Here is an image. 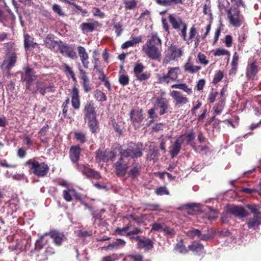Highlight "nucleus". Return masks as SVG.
Segmentation results:
<instances>
[{
	"mask_svg": "<svg viewBox=\"0 0 261 261\" xmlns=\"http://www.w3.org/2000/svg\"><path fill=\"white\" fill-rule=\"evenodd\" d=\"M174 249L180 253H186L188 252V249L184 244V241L181 239L180 241L176 243Z\"/></svg>",
	"mask_w": 261,
	"mask_h": 261,
	"instance_id": "obj_44",
	"label": "nucleus"
},
{
	"mask_svg": "<svg viewBox=\"0 0 261 261\" xmlns=\"http://www.w3.org/2000/svg\"><path fill=\"white\" fill-rule=\"evenodd\" d=\"M181 29L180 30V33L179 35L181 38L184 40L187 41V24L186 23H184L181 24Z\"/></svg>",
	"mask_w": 261,
	"mask_h": 261,
	"instance_id": "obj_54",
	"label": "nucleus"
},
{
	"mask_svg": "<svg viewBox=\"0 0 261 261\" xmlns=\"http://www.w3.org/2000/svg\"><path fill=\"white\" fill-rule=\"evenodd\" d=\"M187 234L189 237L192 238H194L196 236L200 238L201 236V232L200 230L198 229H193L191 230L188 231Z\"/></svg>",
	"mask_w": 261,
	"mask_h": 261,
	"instance_id": "obj_59",
	"label": "nucleus"
},
{
	"mask_svg": "<svg viewBox=\"0 0 261 261\" xmlns=\"http://www.w3.org/2000/svg\"><path fill=\"white\" fill-rule=\"evenodd\" d=\"M145 67L141 63H137L135 64L133 68V73L136 80L139 82H143L148 80L151 76L149 72H143Z\"/></svg>",
	"mask_w": 261,
	"mask_h": 261,
	"instance_id": "obj_11",
	"label": "nucleus"
},
{
	"mask_svg": "<svg viewBox=\"0 0 261 261\" xmlns=\"http://www.w3.org/2000/svg\"><path fill=\"white\" fill-rule=\"evenodd\" d=\"M227 19L229 23L234 27H240L243 23V16L238 7H230L226 10Z\"/></svg>",
	"mask_w": 261,
	"mask_h": 261,
	"instance_id": "obj_6",
	"label": "nucleus"
},
{
	"mask_svg": "<svg viewBox=\"0 0 261 261\" xmlns=\"http://www.w3.org/2000/svg\"><path fill=\"white\" fill-rule=\"evenodd\" d=\"M184 143V139L178 137L169 147V153L172 158L177 156L181 149V145Z\"/></svg>",
	"mask_w": 261,
	"mask_h": 261,
	"instance_id": "obj_19",
	"label": "nucleus"
},
{
	"mask_svg": "<svg viewBox=\"0 0 261 261\" xmlns=\"http://www.w3.org/2000/svg\"><path fill=\"white\" fill-rule=\"evenodd\" d=\"M180 71L179 67H169L168 73L166 74H157L158 83L163 84L177 81Z\"/></svg>",
	"mask_w": 261,
	"mask_h": 261,
	"instance_id": "obj_7",
	"label": "nucleus"
},
{
	"mask_svg": "<svg viewBox=\"0 0 261 261\" xmlns=\"http://www.w3.org/2000/svg\"><path fill=\"white\" fill-rule=\"evenodd\" d=\"M108 150H106L102 151L98 149L95 152V159L97 162H108Z\"/></svg>",
	"mask_w": 261,
	"mask_h": 261,
	"instance_id": "obj_33",
	"label": "nucleus"
},
{
	"mask_svg": "<svg viewBox=\"0 0 261 261\" xmlns=\"http://www.w3.org/2000/svg\"><path fill=\"white\" fill-rule=\"evenodd\" d=\"M170 96L173 98L175 106H181L186 104L189 101L188 98L186 96H184L183 95L178 91H172L170 93Z\"/></svg>",
	"mask_w": 261,
	"mask_h": 261,
	"instance_id": "obj_18",
	"label": "nucleus"
},
{
	"mask_svg": "<svg viewBox=\"0 0 261 261\" xmlns=\"http://www.w3.org/2000/svg\"><path fill=\"white\" fill-rule=\"evenodd\" d=\"M55 36L54 34H49L44 39V43L47 48L53 49L56 45L59 47V41H55Z\"/></svg>",
	"mask_w": 261,
	"mask_h": 261,
	"instance_id": "obj_29",
	"label": "nucleus"
},
{
	"mask_svg": "<svg viewBox=\"0 0 261 261\" xmlns=\"http://www.w3.org/2000/svg\"><path fill=\"white\" fill-rule=\"evenodd\" d=\"M73 139L81 144H84L87 141L86 133L81 131L74 132Z\"/></svg>",
	"mask_w": 261,
	"mask_h": 261,
	"instance_id": "obj_37",
	"label": "nucleus"
},
{
	"mask_svg": "<svg viewBox=\"0 0 261 261\" xmlns=\"http://www.w3.org/2000/svg\"><path fill=\"white\" fill-rule=\"evenodd\" d=\"M197 35H199L196 28L195 27L194 25H193L190 29L189 33V37L187 38V44H190L192 42V40L194 39V38L196 37V36Z\"/></svg>",
	"mask_w": 261,
	"mask_h": 261,
	"instance_id": "obj_42",
	"label": "nucleus"
},
{
	"mask_svg": "<svg viewBox=\"0 0 261 261\" xmlns=\"http://www.w3.org/2000/svg\"><path fill=\"white\" fill-rule=\"evenodd\" d=\"M94 96L98 101H105L107 99L106 94L99 90H96L95 91Z\"/></svg>",
	"mask_w": 261,
	"mask_h": 261,
	"instance_id": "obj_45",
	"label": "nucleus"
},
{
	"mask_svg": "<svg viewBox=\"0 0 261 261\" xmlns=\"http://www.w3.org/2000/svg\"><path fill=\"white\" fill-rule=\"evenodd\" d=\"M238 61H239V55L237 52H235L233 54L232 62L231 63L232 70L236 71L237 70L238 64Z\"/></svg>",
	"mask_w": 261,
	"mask_h": 261,
	"instance_id": "obj_51",
	"label": "nucleus"
},
{
	"mask_svg": "<svg viewBox=\"0 0 261 261\" xmlns=\"http://www.w3.org/2000/svg\"><path fill=\"white\" fill-rule=\"evenodd\" d=\"M129 79L127 75L121 74L119 76V82L121 85L126 86L129 84Z\"/></svg>",
	"mask_w": 261,
	"mask_h": 261,
	"instance_id": "obj_56",
	"label": "nucleus"
},
{
	"mask_svg": "<svg viewBox=\"0 0 261 261\" xmlns=\"http://www.w3.org/2000/svg\"><path fill=\"white\" fill-rule=\"evenodd\" d=\"M179 138L184 139V141L186 140L187 144L190 145L195 151H198V147L196 146L195 142H194L195 136L193 130L188 133L181 135Z\"/></svg>",
	"mask_w": 261,
	"mask_h": 261,
	"instance_id": "obj_21",
	"label": "nucleus"
},
{
	"mask_svg": "<svg viewBox=\"0 0 261 261\" xmlns=\"http://www.w3.org/2000/svg\"><path fill=\"white\" fill-rule=\"evenodd\" d=\"M83 89L86 93H88L91 90L89 79L82 81L81 82Z\"/></svg>",
	"mask_w": 261,
	"mask_h": 261,
	"instance_id": "obj_57",
	"label": "nucleus"
},
{
	"mask_svg": "<svg viewBox=\"0 0 261 261\" xmlns=\"http://www.w3.org/2000/svg\"><path fill=\"white\" fill-rule=\"evenodd\" d=\"M169 101L165 97H159L156 99L154 107L156 110H159L160 115H164L167 113L169 108Z\"/></svg>",
	"mask_w": 261,
	"mask_h": 261,
	"instance_id": "obj_16",
	"label": "nucleus"
},
{
	"mask_svg": "<svg viewBox=\"0 0 261 261\" xmlns=\"http://www.w3.org/2000/svg\"><path fill=\"white\" fill-rule=\"evenodd\" d=\"M17 58L16 54L15 53H13L9 55L8 60V64L6 66V69L8 70H10L14 66L17 61Z\"/></svg>",
	"mask_w": 261,
	"mask_h": 261,
	"instance_id": "obj_39",
	"label": "nucleus"
},
{
	"mask_svg": "<svg viewBox=\"0 0 261 261\" xmlns=\"http://www.w3.org/2000/svg\"><path fill=\"white\" fill-rule=\"evenodd\" d=\"M44 243L46 245L42 248H38L35 244V249L40 254L37 255L38 261H45L47 260L48 256H50L56 252L55 249L53 245L49 244V241L44 239Z\"/></svg>",
	"mask_w": 261,
	"mask_h": 261,
	"instance_id": "obj_8",
	"label": "nucleus"
},
{
	"mask_svg": "<svg viewBox=\"0 0 261 261\" xmlns=\"http://www.w3.org/2000/svg\"><path fill=\"white\" fill-rule=\"evenodd\" d=\"M53 10L60 16H65V14L63 12L61 7L58 4H54L53 6Z\"/></svg>",
	"mask_w": 261,
	"mask_h": 261,
	"instance_id": "obj_61",
	"label": "nucleus"
},
{
	"mask_svg": "<svg viewBox=\"0 0 261 261\" xmlns=\"http://www.w3.org/2000/svg\"><path fill=\"white\" fill-rule=\"evenodd\" d=\"M246 207L251 211V213L254 215L259 214V207L258 205L255 204H248L246 205Z\"/></svg>",
	"mask_w": 261,
	"mask_h": 261,
	"instance_id": "obj_50",
	"label": "nucleus"
},
{
	"mask_svg": "<svg viewBox=\"0 0 261 261\" xmlns=\"http://www.w3.org/2000/svg\"><path fill=\"white\" fill-rule=\"evenodd\" d=\"M246 224L249 229L255 230L261 225V217L254 215L253 218L248 219Z\"/></svg>",
	"mask_w": 261,
	"mask_h": 261,
	"instance_id": "obj_30",
	"label": "nucleus"
},
{
	"mask_svg": "<svg viewBox=\"0 0 261 261\" xmlns=\"http://www.w3.org/2000/svg\"><path fill=\"white\" fill-rule=\"evenodd\" d=\"M76 167L77 170L81 172L83 174L85 175L88 178L98 180L102 177L99 172L89 168L85 164L77 163L76 164Z\"/></svg>",
	"mask_w": 261,
	"mask_h": 261,
	"instance_id": "obj_12",
	"label": "nucleus"
},
{
	"mask_svg": "<svg viewBox=\"0 0 261 261\" xmlns=\"http://www.w3.org/2000/svg\"><path fill=\"white\" fill-rule=\"evenodd\" d=\"M155 110H156L153 107L148 111V118L151 119L150 123L153 122L154 118L157 117V114L155 113Z\"/></svg>",
	"mask_w": 261,
	"mask_h": 261,
	"instance_id": "obj_62",
	"label": "nucleus"
},
{
	"mask_svg": "<svg viewBox=\"0 0 261 261\" xmlns=\"http://www.w3.org/2000/svg\"><path fill=\"white\" fill-rule=\"evenodd\" d=\"M142 167L141 165L136 163L135 161L132 164V167L128 172V174L132 178L134 179L137 178L141 174Z\"/></svg>",
	"mask_w": 261,
	"mask_h": 261,
	"instance_id": "obj_27",
	"label": "nucleus"
},
{
	"mask_svg": "<svg viewBox=\"0 0 261 261\" xmlns=\"http://www.w3.org/2000/svg\"><path fill=\"white\" fill-rule=\"evenodd\" d=\"M162 41L157 33H152L142 47L143 51L151 60H158L161 56Z\"/></svg>",
	"mask_w": 261,
	"mask_h": 261,
	"instance_id": "obj_1",
	"label": "nucleus"
},
{
	"mask_svg": "<svg viewBox=\"0 0 261 261\" xmlns=\"http://www.w3.org/2000/svg\"><path fill=\"white\" fill-rule=\"evenodd\" d=\"M84 118L87 122L90 132L95 134L98 129V121L97 119V111L93 100L87 101L83 109Z\"/></svg>",
	"mask_w": 261,
	"mask_h": 261,
	"instance_id": "obj_2",
	"label": "nucleus"
},
{
	"mask_svg": "<svg viewBox=\"0 0 261 261\" xmlns=\"http://www.w3.org/2000/svg\"><path fill=\"white\" fill-rule=\"evenodd\" d=\"M259 71L258 65L256 61L254 60L249 64L246 68V76L248 79L253 80Z\"/></svg>",
	"mask_w": 261,
	"mask_h": 261,
	"instance_id": "obj_20",
	"label": "nucleus"
},
{
	"mask_svg": "<svg viewBox=\"0 0 261 261\" xmlns=\"http://www.w3.org/2000/svg\"><path fill=\"white\" fill-rule=\"evenodd\" d=\"M214 55L215 56H220L222 55L230 56V53L225 49L219 48L216 49V51L214 54Z\"/></svg>",
	"mask_w": 261,
	"mask_h": 261,
	"instance_id": "obj_60",
	"label": "nucleus"
},
{
	"mask_svg": "<svg viewBox=\"0 0 261 261\" xmlns=\"http://www.w3.org/2000/svg\"><path fill=\"white\" fill-rule=\"evenodd\" d=\"M125 244L126 242L124 240L117 239L116 241L109 244V246L111 247V250L118 249L125 246Z\"/></svg>",
	"mask_w": 261,
	"mask_h": 261,
	"instance_id": "obj_40",
	"label": "nucleus"
},
{
	"mask_svg": "<svg viewBox=\"0 0 261 261\" xmlns=\"http://www.w3.org/2000/svg\"><path fill=\"white\" fill-rule=\"evenodd\" d=\"M93 15L94 16H97L101 18H103L105 17V14L101 12L99 8L96 7L93 8Z\"/></svg>",
	"mask_w": 261,
	"mask_h": 261,
	"instance_id": "obj_63",
	"label": "nucleus"
},
{
	"mask_svg": "<svg viewBox=\"0 0 261 261\" xmlns=\"http://www.w3.org/2000/svg\"><path fill=\"white\" fill-rule=\"evenodd\" d=\"M23 37L24 47L25 50H32L38 46V44L34 41V37L31 36L29 34H25Z\"/></svg>",
	"mask_w": 261,
	"mask_h": 261,
	"instance_id": "obj_26",
	"label": "nucleus"
},
{
	"mask_svg": "<svg viewBox=\"0 0 261 261\" xmlns=\"http://www.w3.org/2000/svg\"><path fill=\"white\" fill-rule=\"evenodd\" d=\"M71 104L75 110L79 109L81 104L79 90L75 86L73 87L71 92Z\"/></svg>",
	"mask_w": 261,
	"mask_h": 261,
	"instance_id": "obj_25",
	"label": "nucleus"
},
{
	"mask_svg": "<svg viewBox=\"0 0 261 261\" xmlns=\"http://www.w3.org/2000/svg\"><path fill=\"white\" fill-rule=\"evenodd\" d=\"M168 20L172 28L175 30L179 29L181 24L184 23L182 22L180 18H176L173 14H169Z\"/></svg>",
	"mask_w": 261,
	"mask_h": 261,
	"instance_id": "obj_32",
	"label": "nucleus"
},
{
	"mask_svg": "<svg viewBox=\"0 0 261 261\" xmlns=\"http://www.w3.org/2000/svg\"><path fill=\"white\" fill-rule=\"evenodd\" d=\"M113 28L115 29L117 36H120L123 31V26L121 23L118 22L117 23L113 24Z\"/></svg>",
	"mask_w": 261,
	"mask_h": 261,
	"instance_id": "obj_55",
	"label": "nucleus"
},
{
	"mask_svg": "<svg viewBox=\"0 0 261 261\" xmlns=\"http://www.w3.org/2000/svg\"><path fill=\"white\" fill-rule=\"evenodd\" d=\"M82 149L78 145L72 146L69 150V156L73 163H76L80 160Z\"/></svg>",
	"mask_w": 261,
	"mask_h": 261,
	"instance_id": "obj_22",
	"label": "nucleus"
},
{
	"mask_svg": "<svg viewBox=\"0 0 261 261\" xmlns=\"http://www.w3.org/2000/svg\"><path fill=\"white\" fill-rule=\"evenodd\" d=\"M25 166H29V171L38 177H44L49 171V167L44 162H39L35 159H30L24 163Z\"/></svg>",
	"mask_w": 261,
	"mask_h": 261,
	"instance_id": "obj_3",
	"label": "nucleus"
},
{
	"mask_svg": "<svg viewBox=\"0 0 261 261\" xmlns=\"http://www.w3.org/2000/svg\"><path fill=\"white\" fill-rule=\"evenodd\" d=\"M46 236H49L53 239V243L58 247L61 246L63 241L66 239L63 232L57 229H50L48 232L44 233L36 241V245L38 248H42L45 246L46 244L44 243V239Z\"/></svg>",
	"mask_w": 261,
	"mask_h": 261,
	"instance_id": "obj_4",
	"label": "nucleus"
},
{
	"mask_svg": "<svg viewBox=\"0 0 261 261\" xmlns=\"http://www.w3.org/2000/svg\"><path fill=\"white\" fill-rule=\"evenodd\" d=\"M182 51L180 48H178L176 45H171L168 47L165 60L168 62L180 58L182 55Z\"/></svg>",
	"mask_w": 261,
	"mask_h": 261,
	"instance_id": "obj_15",
	"label": "nucleus"
},
{
	"mask_svg": "<svg viewBox=\"0 0 261 261\" xmlns=\"http://www.w3.org/2000/svg\"><path fill=\"white\" fill-rule=\"evenodd\" d=\"M197 59L199 63L201 65L205 66L209 63V61L206 59V56L201 52L198 53Z\"/></svg>",
	"mask_w": 261,
	"mask_h": 261,
	"instance_id": "obj_52",
	"label": "nucleus"
},
{
	"mask_svg": "<svg viewBox=\"0 0 261 261\" xmlns=\"http://www.w3.org/2000/svg\"><path fill=\"white\" fill-rule=\"evenodd\" d=\"M60 69L63 70V71L65 72L67 76L69 75L74 83L77 82V80L75 77V73L72 70V68L71 67H70L68 64H64L63 65H62Z\"/></svg>",
	"mask_w": 261,
	"mask_h": 261,
	"instance_id": "obj_34",
	"label": "nucleus"
},
{
	"mask_svg": "<svg viewBox=\"0 0 261 261\" xmlns=\"http://www.w3.org/2000/svg\"><path fill=\"white\" fill-rule=\"evenodd\" d=\"M121 155H119L118 160L114 164L115 173L117 176L124 177L125 176L128 168V162Z\"/></svg>",
	"mask_w": 261,
	"mask_h": 261,
	"instance_id": "obj_10",
	"label": "nucleus"
},
{
	"mask_svg": "<svg viewBox=\"0 0 261 261\" xmlns=\"http://www.w3.org/2000/svg\"><path fill=\"white\" fill-rule=\"evenodd\" d=\"M227 212L239 218H244L249 215V213L245 209L239 205H232L228 207Z\"/></svg>",
	"mask_w": 261,
	"mask_h": 261,
	"instance_id": "obj_17",
	"label": "nucleus"
},
{
	"mask_svg": "<svg viewBox=\"0 0 261 261\" xmlns=\"http://www.w3.org/2000/svg\"><path fill=\"white\" fill-rule=\"evenodd\" d=\"M95 27V23L83 22L80 24V28L82 32L86 34L92 32L94 31Z\"/></svg>",
	"mask_w": 261,
	"mask_h": 261,
	"instance_id": "obj_35",
	"label": "nucleus"
},
{
	"mask_svg": "<svg viewBox=\"0 0 261 261\" xmlns=\"http://www.w3.org/2000/svg\"><path fill=\"white\" fill-rule=\"evenodd\" d=\"M223 76V72L220 70L218 71L214 75V77L213 80V83L214 84H217L222 80Z\"/></svg>",
	"mask_w": 261,
	"mask_h": 261,
	"instance_id": "obj_53",
	"label": "nucleus"
},
{
	"mask_svg": "<svg viewBox=\"0 0 261 261\" xmlns=\"http://www.w3.org/2000/svg\"><path fill=\"white\" fill-rule=\"evenodd\" d=\"M131 226V224L129 223L127 225L122 228L117 227L115 229V232L116 234L120 236H126V233L128 232L127 231L130 229Z\"/></svg>",
	"mask_w": 261,
	"mask_h": 261,
	"instance_id": "obj_46",
	"label": "nucleus"
},
{
	"mask_svg": "<svg viewBox=\"0 0 261 261\" xmlns=\"http://www.w3.org/2000/svg\"><path fill=\"white\" fill-rule=\"evenodd\" d=\"M130 261H143V256L141 254H132L128 255Z\"/></svg>",
	"mask_w": 261,
	"mask_h": 261,
	"instance_id": "obj_64",
	"label": "nucleus"
},
{
	"mask_svg": "<svg viewBox=\"0 0 261 261\" xmlns=\"http://www.w3.org/2000/svg\"><path fill=\"white\" fill-rule=\"evenodd\" d=\"M163 231L165 236H167L168 237L170 238H173L176 234V231L173 228H171L165 224Z\"/></svg>",
	"mask_w": 261,
	"mask_h": 261,
	"instance_id": "obj_43",
	"label": "nucleus"
},
{
	"mask_svg": "<svg viewBox=\"0 0 261 261\" xmlns=\"http://www.w3.org/2000/svg\"><path fill=\"white\" fill-rule=\"evenodd\" d=\"M36 90L32 91V93L36 94L38 91L40 94L44 96L46 92H54L55 91L54 86L52 84L48 85L45 81L38 80L36 82Z\"/></svg>",
	"mask_w": 261,
	"mask_h": 261,
	"instance_id": "obj_14",
	"label": "nucleus"
},
{
	"mask_svg": "<svg viewBox=\"0 0 261 261\" xmlns=\"http://www.w3.org/2000/svg\"><path fill=\"white\" fill-rule=\"evenodd\" d=\"M225 98H220L219 101L216 104L215 106L213 108L214 113L216 115L220 114L225 106Z\"/></svg>",
	"mask_w": 261,
	"mask_h": 261,
	"instance_id": "obj_36",
	"label": "nucleus"
},
{
	"mask_svg": "<svg viewBox=\"0 0 261 261\" xmlns=\"http://www.w3.org/2000/svg\"><path fill=\"white\" fill-rule=\"evenodd\" d=\"M143 110L142 109L134 110L133 109L129 114V117L134 125H139L143 121Z\"/></svg>",
	"mask_w": 261,
	"mask_h": 261,
	"instance_id": "obj_23",
	"label": "nucleus"
},
{
	"mask_svg": "<svg viewBox=\"0 0 261 261\" xmlns=\"http://www.w3.org/2000/svg\"><path fill=\"white\" fill-rule=\"evenodd\" d=\"M171 87L173 89H178L183 90L187 93L188 94H191L192 93V89L188 87L186 83L174 84Z\"/></svg>",
	"mask_w": 261,
	"mask_h": 261,
	"instance_id": "obj_41",
	"label": "nucleus"
},
{
	"mask_svg": "<svg viewBox=\"0 0 261 261\" xmlns=\"http://www.w3.org/2000/svg\"><path fill=\"white\" fill-rule=\"evenodd\" d=\"M215 231L213 230H208L207 232L205 234H202L199 238L200 240L207 241L213 239L215 236Z\"/></svg>",
	"mask_w": 261,
	"mask_h": 261,
	"instance_id": "obj_49",
	"label": "nucleus"
},
{
	"mask_svg": "<svg viewBox=\"0 0 261 261\" xmlns=\"http://www.w3.org/2000/svg\"><path fill=\"white\" fill-rule=\"evenodd\" d=\"M24 74L21 76V81L25 82V88L27 90H31V87L33 83L37 79V75L35 74V70L28 66L23 68Z\"/></svg>",
	"mask_w": 261,
	"mask_h": 261,
	"instance_id": "obj_9",
	"label": "nucleus"
},
{
	"mask_svg": "<svg viewBox=\"0 0 261 261\" xmlns=\"http://www.w3.org/2000/svg\"><path fill=\"white\" fill-rule=\"evenodd\" d=\"M155 193L158 195H169V192L166 187H160L155 190Z\"/></svg>",
	"mask_w": 261,
	"mask_h": 261,
	"instance_id": "obj_58",
	"label": "nucleus"
},
{
	"mask_svg": "<svg viewBox=\"0 0 261 261\" xmlns=\"http://www.w3.org/2000/svg\"><path fill=\"white\" fill-rule=\"evenodd\" d=\"M185 71L190 73H195L201 69V67L199 66H194L190 62H187L184 65Z\"/></svg>",
	"mask_w": 261,
	"mask_h": 261,
	"instance_id": "obj_38",
	"label": "nucleus"
},
{
	"mask_svg": "<svg viewBox=\"0 0 261 261\" xmlns=\"http://www.w3.org/2000/svg\"><path fill=\"white\" fill-rule=\"evenodd\" d=\"M188 249L189 250L195 252L198 255H200L204 250V246L201 244L196 241H193L191 244L189 245Z\"/></svg>",
	"mask_w": 261,
	"mask_h": 261,
	"instance_id": "obj_31",
	"label": "nucleus"
},
{
	"mask_svg": "<svg viewBox=\"0 0 261 261\" xmlns=\"http://www.w3.org/2000/svg\"><path fill=\"white\" fill-rule=\"evenodd\" d=\"M59 43L58 48L62 55L71 59H75L77 58V56L72 45L64 43L61 40H59Z\"/></svg>",
	"mask_w": 261,
	"mask_h": 261,
	"instance_id": "obj_13",
	"label": "nucleus"
},
{
	"mask_svg": "<svg viewBox=\"0 0 261 261\" xmlns=\"http://www.w3.org/2000/svg\"><path fill=\"white\" fill-rule=\"evenodd\" d=\"M151 232H153V231H163V228H164V227L165 226V223H157V222H154L153 223H152L151 224Z\"/></svg>",
	"mask_w": 261,
	"mask_h": 261,
	"instance_id": "obj_47",
	"label": "nucleus"
},
{
	"mask_svg": "<svg viewBox=\"0 0 261 261\" xmlns=\"http://www.w3.org/2000/svg\"><path fill=\"white\" fill-rule=\"evenodd\" d=\"M77 49L83 66L85 68H88L89 64V62L88 61L89 56L86 49L82 46H79L77 47Z\"/></svg>",
	"mask_w": 261,
	"mask_h": 261,
	"instance_id": "obj_24",
	"label": "nucleus"
},
{
	"mask_svg": "<svg viewBox=\"0 0 261 261\" xmlns=\"http://www.w3.org/2000/svg\"><path fill=\"white\" fill-rule=\"evenodd\" d=\"M137 245L138 248H144L145 250L148 251L153 248V243L150 239L143 237L139 242L137 243Z\"/></svg>",
	"mask_w": 261,
	"mask_h": 261,
	"instance_id": "obj_28",
	"label": "nucleus"
},
{
	"mask_svg": "<svg viewBox=\"0 0 261 261\" xmlns=\"http://www.w3.org/2000/svg\"><path fill=\"white\" fill-rule=\"evenodd\" d=\"M143 145L141 143L130 142L126 149L120 150L119 155H121L128 161L133 159L135 162L136 159L143 155Z\"/></svg>",
	"mask_w": 261,
	"mask_h": 261,
	"instance_id": "obj_5",
	"label": "nucleus"
},
{
	"mask_svg": "<svg viewBox=\"0 0 261 261\" xmlns=\"http://www.w3.org/2000/svg\"><path fill=\"white\" fill-rule=\"evenodd\" d=\"M72 196H73V193L71 191V188L63 190V197L66 201H72L73 200Z\"/></svg>",
	"mask_w": 261,
	"mask_h": 261,
	"instance_id": "obj_48",
	"label": "nucleus"
}]
</instances>
